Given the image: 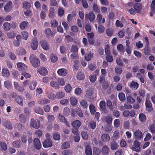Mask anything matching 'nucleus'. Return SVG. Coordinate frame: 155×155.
Wrapping results in <instances>:
<instances>
[{"mask_svg":"<svg viewBox=\"0 0 155 155\" xmlns=\"http://www.w3.org/2000/svg\"><path fill=\"white\" fill-rule=\"evenodd\" d=\"M35 111L37 113L43 115L44 114V111L40 107L36 106L34 108Z\"/></svg>","mask_w":155,"mask_h":155,"instance_id":"nucleus-26","label":"nucleus"},{"mask_svg":"<svg viewBox=\"0 0 155 155\" xmlns=\"http://www.w3.org/2000/svg\"><path fill=\"white\" fill-rule=\"evenodd\" d=\"M122 68L119 67H117L115 68V72L117 74H120L122 72Z\"/></svg>","mask_w":155,"mask_h":155,"instance_id":"nucleus-52","label":"nucleus"},{"mask_svg":"<svg viewBox=\"0 0 155 155\" xmlns=\"http://www.w3.org/2000/svg\"><path fill=\"white\" fill-rule=\"evenodd\" d=\"M2 124L5 127L8 129H11L12 128V125L8 121H5L3 122Z\"/></svg>","mask_w":155,"mask_h":155,"instance_id":"nucleus-27","label":"nucleus"},{"mask_svg":"<svg viewBox=\"0 0 155 155\" xmlns=\"http://www.w3.org/2000/svg\"><path fill=\"white\" fill-rule=\"evenodd\" d=\"M138 84L137 82L132 81L130 84V87L134 90L137 89L138 87Z\"/></svg>","mask_w":155,"mask_h":155,"instance_id":"nucleus-38","label":"nucleus"},{"mask_svg":"<svg viewBox=\"0 0 155 155\" xmlns=\"http://www.w3.org/2000/svg\"><path fill=\"white\" fill-rule=\"evenodd\" d=\"M37 84V82L35 81H33L29 85V88L31 90H33L35 89Z\"/></svg>","mask_w":155,"mask_h":155,"instance_id":"nucleus-51","label":"nucleus"},{"mask_svg":"<svg viewBox=\"0 0 155 155\" xmlns=\"http://www.w3.org/2000/svg\"><path fill=\"white\" fill-rule=\"evenodd\" d=\"M80 104L83 108H85L87 107V102L84 100H82L80 102Z\"/></svg>","mask_w":155,"mask_h":155,"instance_id":"nucleus-57","label":"nucleus"},{"mask_svg":"<svg viewBox=\"0 0 155 155\" xmlns=\"http://www.w3.org/2000/svg\"><path fill=\"white\" fill-rule=\"evenodd\" d=\"M15 127L18 130H21L24 128V127L20 123H17L15 125Z\"/></svg>","mask_w":155,"mask_h":155,"instance_id":"nucleus-61","label":"nucleus"},{"mask_svg":"<svg viewBox=\"0 0 155 155\" xmlns=\"http://www.w3.org/2000/svg\"><path fill=\"white\" fill-rule=\"evenodd\" d=\"M58 118L60 122L62 123H64L66 124L68 127H70V124L68 122L64 117L61 114H59Z\"/></svg>","mask_w":155,"mask_h":155,"instance_id":"nucleus-14","label":"nucleus"},{"mask_svg":"<svg viewBox=\"0 0 155 155\" xmlns=\"http://www.w3.org/2000/svg\"><path fill=\"white\" fill-rule=\"evenodd\" d=\"M149 46H145L144 50V53L147 55H149L150 54V49L148 47Z\"/></svg>","mask_w":155,"mask_h":155,"instance_id":"nucleus-55","label":"nucleus"},{"mask_svg":"<svg viewBox=\"0 0 155 155\" xmlns=\"http://www.w3.org/2000/svg\"><path fill=\"white\" fill-rule=\"evenodd\" d=\"M46 94L47 97L49 99L54 100L55 99L56 96L54 94L51 92L50 91H46Z\"/></svg>","mask_w":155,"mask_h":155,"instance_id":"nucleus-20","label":"nucleus"},{"mask_svg":"<svg viewBox=\"0 0 155 155\" xmlns=\"http://www.w3.org/2000/svg\"><path fill=\"white\" fill-rule=\"evenodd\" d=\"M0 148L1 150L5 151L7 148V146L6 144L3 142H0Z\"/></svg>","mask_w":155,"mask_h":155,"instance_id":"nucleus-33","label":"nucleus"},{"mask_svg":"<svg viewBox=\"0 0 155 155\" xmlns=\"http://www.w3.org/2000/svg\"><path fill=\"white\" fill-rule=\"evenodd\" d=\"M127 101L130 104H133L135 102V100L131 96H129L127 97Z\"/></svg>","mask_w":155,"mask_h":155,"instance_id":"nucleus-60","label":"nucleus"},{"mask_svg":"<svg viewBox=\"0 0 155 155\" xmlns=\"http://www.w3.org/2000/svg\"><path fill=\"white\" fill-rule=\"evenodd\" d=\"M132 149L134 151H139L140 150L139 143L137 141H135L134 143L133 147H132Z\"/></svg>","mask_w":155,"mask_h":155,"instance_id":"nucleus-11","label":"nucleus"},{"mask_svg":"<svg viewBox=\"0 0 155 155\" xmlns=\"http://www.w3.org/2000/svg\"><path fill=\"white\" fill-rule=\"evenodd\" d=\"M44 33L46 37L48 38L54 36L55 34V33L49 28H46L45 30Z\"/></svg>","mask_w":155,"mask_h":155,"instance_id":"nucleus-3","label":"nucleus"},{"mask_svg":"<svg viewBox=\"0 0 155 155\" xmlns=\"http://www.w3.org/2000/svg\"><path fill=\"white\" fill-rule=\"evenodd\" d=\"M50 84L51 87L55 89H57L59 87L58 84L57 82L55 81H51Z\"/></svg>","mask_w":155,"mask_h":155,"instance_id":"nucleus-50","label":"nucleus"},{"mask_svg":"<svg viewBox=\"0 0 155 155\" xmlns=\"http://www.w3.org/2000/svg\"><path fill=\"white\" fill-rule=\"evenodd\" d=\"M101 139L103 141L106 142L110 139V137L108 134H105L101 136Z\"/></svg>","mask_w":155,"mask_h":155,"instance_id":"nucleus-29","label":"nucleus"},{"mask_svg":"<svg viewBox=\"0 0 155 155\" xmlns=\"http://www.w3.org/2000/svg\"><path fill=\"white\" fill-rule=\"evenodd\" d=\"M57 73L59 76L64 77L67 74V71L64 68H61L58 69Z\"/></svg>","mask_w":155,"mask_h":155,"instance_id":"nucleus-16","label":"nucleus"},{"mask_svg":"<svg viewBox=\"0 0 155 155\" xmlns=\"http://www.w3.org/2000/svg\"><path fill=\"white\" fill-rule=\"evenodd\" d=\"M73 127L76 128H78L81 126V123L80 120H76L71 123Z\"/></svg>","mask_w":155,"mask_h":155,"instance_id":"nucleus-24","label":"nucleus"},{"mask_svg":"<svg viewBox=\"0 0 155 155\" xmlns=\"http://www.w3.org/2000/svg\"><path fill=\"white\" fill-rule=\"evenodd\" d=\"M47 116L48 120L49 122H52L54 121L55 119V117L54 115H49L48 114H47Z\"/></svg>","mask_w":155,"mask_h":155,"instance_id":"nucleus-46","label":"nucleus"},{"mask_svg":"<svg viewBox=\"0 0 155 155\" xmlns=\"http://www.w3.org/2000/svg\"><path fill=\"white\" fill-rule=\"evenodd\" d=\"M51 25L53 28H56L58 25V22L55 20L53 19L51 21Z\"/></svg>","mask_w":155,"mask_h":155,"instance_id":"nucleus-43","label":"nucleus"},{"mask_svg":"<svg viewBox=\"0 0 155 155\" xmlns=\"http://www.w3.org/2000/svg\"><path fill=\"white\" fill-rule=\"evenodd\" d=\"M15 35L13 31H11L7 33V36L8 38L10 39H12L15 38Z\"/></svg>","mask_w":155,"mask_h":155,"instance_id":"nucleus-62","label":"nucleus"},{"mask_svg":"<svg viewBox=\"0 0 155 155\" xmlns=\"http://www.w3.org/2000/svg\"><path fill=\"white\" fill-rule=\"evenodd\" d=\"M101 152L103 155H108L110 150L109 148L106 145H104L101 149Z\"/></svg>","mask_w":155,"mask_h":155,"instance_id":"nucleus-8","label":"nucleus"},{"mask_svg":"<svg viewBox=\"0 0 155 155\" xmlns=\"http://www.w3.org/2000/svg\"><path fill=\"white\" fill-rule=\"evenodd\" d=\"M2 75L4 77H8L9 75V72L8 70L5 68L2 69Z\"/></svg>","mask_w":155,"mask_h":155,"instance_id":"nucleus-34","label":"nucleus"},{"mask_svg":"<svg viewBox=\"0 0 155 155\" xmlns=\"http://www.w3.org/2000/svg\"><path fill=\"white\" fill-rule=\"evenodd\" d=\"M41 47L45 50H47L49 48V45L48 42L45 40H42L40 42Z\"/></svg>","mask_w":155,"mask_h":155,"instance_id":"nucleus-9","label":"nucleus"},{"mask_svg":"<svg viewBox=\"0 0 155 155\" xmlns=\"http://www.w3.org/2000/svg\"><path fill=\"white\" fill-rule=\"evenodd\" d=\"M150 11L149 12L150 15L153 16L155 13V0H153L150 5Z\"/></svg>","mask_w":155,"mask_h":155,"instance_id":"nucleus-7","label":"nucleus"},{"mask_svg":"<svg viewBox=\"0 0 155 155\" xmlns=\"http://www.w3.org/2000/svg\"><path fill=\"white\" fill-rule=\"evenodd\" d=\"M28 25V22L26 21L22 22L20 25V28L23 30L26 29Z\"/></svg>","mask_w":155,"mask_h":155,"instance_id":"nucleus-30","label":"nucleus"},{"mask_svg":"<svg viewBox=\"0 0 155 155\" xmlns=\"http://www.w3.org/2000/svg\"><path fill=\"white\" fill-rule=\"evenodd\" d=\"M20 140H16L13 142L12 145L15 147H20Z\"/></svg>","mask_w":155,"mask_h":155,"instance_id":"nucleus-48","label":"nucleus"},{"mask_svg":"<svg viewBox=\"0 0 155 155\" xmlns=\"http://www.w3.org/2000/svg\"><path fill=\"white\" fill-rule=\"evenodd\" d=\"M12 3L11 1L8 2L4 7V10L6 12H8L12 9Z\"/></svg>","mask_w":155,"mask_h":155,"instance_id":"nucleus-17","label":"nucleus"},{"mask_svg":"<svg viewBox=\"0 0 155 155\" xmlns=\"http://www.w3.org/2000/svg\"><path fill=\"white\" fill-rule=\"evenodd\" d=\"M118 97L120 100L122 102L124 101L125 100V96L124 93L121 92L119 93Z\"/></svg>","mask_w":155,"mask_h":155,"instance_id":"nucleus-45","label":"nucleus"},{"mask_svg":"<svg viewBox=\"0 0 155 155\" xmlns=\"http://www.w3.org/2000/svg\"><path fill=\"white\" fill-rule=\"evenodd\" d=\"M55 95L58 98L61 99L64 97L65 94L63 92L59 91L57 92Z\"/></svg>","mask_w":155,"mask_h":155,"instance_id":"nucleus-35","label":"nucleus"},{"mask_svg":"<svg viewBox=\"0 0 155 155\" xmlns=\"http://www.w3.org/2000/svg\"><path fill=\"white\" fill-rule=\"evenodd\" d=\"M93 94V91L92 89L89 88L88 89L86 93V95H85V97L87 98H91L92 97V95Z\"/></svg>","mask_w":155,"mask_h":155,"instance_id":"nucleus-25","label":"nucleus"},{"mask_svg":"<svg viewBox=\"0 0 155 155\" xmlns=\"http://www.w3.org/2000/svg\"><path fill=\"white\" fill-rule=\"evenodd\" d=\"M31 47L33 50H35L38 46V41L36 38H34L32 40Z\"/></svg>","mask_w":155,"mask_h":155,"instance_id":"nucleus-13","label":"nucleus"},{"mask_svg":"<svg viewBox=\"0 0 155 155\" xmlns=\"http://www.w3.org/2000/svg\"><path fill=\"white\" fill-rule=\"evenodd\" d=\"M139 119L141 122H145L146 119V116L143 114L140 113L139 115Z\"/></svg>","mask_w":155,"mask_h":155,"instance_id":"nucleus-41","label":"nucleus"},{"mask_svg":"<svg viewBox=\"0 0 155 155\" xmlns=\"http://www.w3.org/2000/svg\"><path fill=\"white\" fill-rule=\"evenodd\" d=\"M106 60L109 62H111L113 61V56L110 54L106 55Z\"/></svg>","mask_w":155,"mask_h":155,"instance_id":"nucleus-59","label":"nucleus"},{"mask_svg":"<svg viewBox=\"0 0 155 155\" xmlns=\"http://www.w3.org/2000/svg\"><path fill=\"white\" fill-rule=\"evenodd\" d=\"M101 152V150L100 149L97 148L95 147L93 149V154L94 155H99L100 154Z\"/></svg>","mask_w":155,"mask_h":155,"instance_id":"nucleus-39","label":"nucleus"},{"mask_svg":"<svg viewBox=\"0 0 155 155\" xmlns=\"http://www.w3.org/2000/svg\"><path fill=\"white\" fill-rule=\"evenodd\" d=\"M146 109L148 111H150L153 109L152 105L149 99H147L145 102Z\"/></svg>","mask_w":155,"mask_h":155,"instance_id":"nucleus-12","label":"nucleus"},{"mask_svg":"<svg viewBox=\"0 0 155 155\" xmlns=\"http://www.w3.org/2000/svg\"><path fill=\"white\" fill-rule=\"evenodd\" d=\"M5 87L7 89H10L12 86L11 83L8 81H6L4 82Z\"/></svg>","mask_w":155,"mask_h":155,"instance_id":"nucleus-49","label":"nucleus"},{"mask_svg":"<svg viewBox=\"0 0 155 155\" xmlns=\"http://www.w3.org/2000/svg\"><path fill=\"white\" fill-rule=\"evenodd\" d=\"M133 7L136 13H139L140 12L142 9V4L141 3H137L134 4Z\"/></svg>","mask_w":155,"mask_h":155,"instance_id":"nucleus-4","label":"nucleus"},{"mask_svg":"<svg viewBox=\"0 0 155 155\" xmlns=\"http://www.w3.org/2000/svg\"><path fill=\"white\" fill-rule=\"evenodd\" d=\"M55 15V9L53 7H51L49 10L48 17L51 18H53Z\"/></svg>","mask_w":155,"mask_h":155,"instance_id":"nucleus-19","label":"nucleus"},{"mask_svg":"<svg viewBox=\"0 0 155 155\" xmlns=\"http://www.w3.org/2000/svg\"><path fill=\"white\" fill-rule=\"evenodd\" d=\"M23 8L26 9H28L31 7L30 4L27 2H25L23 4Z\"/></svg>","mask_w":155,"mask_h":155,"instance_id":"nucleus-54","label":"nucleus"},{"mask_svg":"<svg viewBox=\"0 0 155 155\" xmlns=\"http://www.w3.org/2000/svg\"><path fill=\"white\" fill-rule=\"evenodd\" d=\"M10 24L9 23L7 22L4 23L3 24L4 29V30L6 31L9 30L10 29Z\"/></svg>","mask_w":155,"mask_h":155,"instance_id":"nucleus-40","label":"nucleus"},{"mask_svg":"<svg viewBox=\"0 0 155 155\" xmlns=\"http://www.w3.org/2000/svg\"><path fill=\"white\" fill-rule=\"evenodd\" d=\"M116 61L118 65L120 66H122L123 65V63L120 58H117Z\"/></svg>","mask_w":155,"mask_h":155,"instance_id":"nucleus-64","label":"nucleus"},{"mask_svg":"<svg viewBox=\"0 0 155 155\" xmlns=\"http://www.w3.org/2000/svg\"><path fill=\"white\" fill-rule=\"evenodd\" d=\"M52 144V140L50 139H47L44 141L43 145L44 147H51Z\"/></svg>","mask_w":155,"mask_h":155,"instance_id":"nucleus-10","label":"nucleus"},{"mask_svg":"<svg viewBox=\"0 0 155 155\" xmlns=\"http://www.w3.org/2000/svg\"><path fill=\"white\" fill-rule=\"evenodd\" d=\"M127 11L132 15H134L136 12L135 9L132 8H128Z\"/></svg>","mask_w":155,"mask_h":155,"instance_id":"nucleus-47","label":"nucleus"},{"mask_svg":"<svg viewBox=\"0 0 155 155\" xmlns=\"http://www.w3.org/2000/svg\"><path fill=\"white\" fill-rule=\"evenodd\" d=\"M29 60L32 65L34 68H36L40 66V62L35 55H31L29 57Z\"/></svg>","mask_w":155,"mask_h":155,"instance_id":"nucleus-1","label":"nucleus"},{"mask_svg":"<svg viewBox=\"0 0 155 155\" xmlns=\"http://www.w3.org/2000/svg\"><path fill=\"white\" fill-rule=\"evenodd\" d=\"M36 92V96L37 97L39 98L41 97V96L40 95L42 94L43 91L41 88L38 87L37 89Z\"/></svg>","mask_w":155,"mask_h":155,"instance_id":"nucleus-42","label":"nucleus"},{"mask_svg":"<svg viewBox=\"0 0 155 155\" xmlns=\"http://www.w3.org/2000/svg\"><path fill=\"white\" fill-rule=\"evenodd\" d=\"M64 14V11L63 8L61 7H59L58 10V14L61 17L63 16Z\"/></svg>","mask_w":155,"mask_h":155,"instance_id":"nucleus-58","label":"nucleus"},{"mask_svg":"<svg viewBox=\"0 0 155 155\" xmlns=\"http://www.w3.org/2000/svg\"><path fill=\"white\" fill-rule=\"evenodd\" d=\"M15 100L16 102L20 105L23 106V100L19 96L17 95L15 97Z\"/></svg>","mask_w":155,"mask_h":155,"instance_id":"nucleus-32","label":"nucleus"},{"mask_svg":"<svg viewBox=\"0 0 155 155\" xmlns=\"http://www.w3.org/2000/svg\"><path fill=\"white\" fill-rule=\"evenodd\" d=\"M93 57V54H91V51L89 52L86 54L85 56V59L87 61H90L91 58Z\"/></svg>","mask_w":155,"mask_h":155,"instance_id":"nucleus-31","label":"nucleus"},{"mask_svg":"<svg viewBox=\"0 0 155 155\" xmlns=\"http://www.w3.org/2000/svg\"><path fill=\"white\" fill-rule=\"evenodd\" d=\"M39 122V120L32 118L30 122V126L35 129L38 128L40 127Z\"/></svg>","mask_w":155,"mask_h":155,"instance_id":"nucleus-2","label":"nucleus"},{"mask_svg":"<svg viewBox=\"0 0 155 155\" xmlns=\"http://www.w3.org/2000/svg\"><path fill=\"white\" fill-rule=\"evenodd\" d=\"M17 65L18 69L22 71H25L26 68V65L22 63H18L17 64Z\"/></svg>","mask_w":155,"mask_h":155,"instance_id":"nucleus-15","label":"nucleus"},{"mask_svg":"<svg viewBox=\"0 0 155 155\" xmlns=\"http://www.w3.org/2000/svg\"><path fill=\"white\" fill-rule=\"evenodd\" d=\"M38 71L41 75L45 76L47 74L48 71L47 69L45 67H42L40 68L38 70Z\"/></svg>","mask_w":155,"mask_h":155,"instance_id":"nucleus-18","label":"nucleus"},{"mask_svg":"<svg viewBox=\"0 0 155 155\" xmlns=\"http://www.w3.org/2000/svg\"><path fill=\"white\" fill-rule=\"evenodd\" d=\"M134 138L137 140H140L143 137L142 133L139 130H136L134 134Z\"/></svg>","mask_w":155,"mask_h":155,"instance_id":"nucleus-5","label":"nucleus"},{"mask_svg":"<svg viewBox=\"0 0 155 155\" xmlns=\"http://www.w3.org/2000/svg\"><path fill=\"white\" fill-rule=\"evenodd\" d=\"M64 89L67 92L69 93L71 90V86L70 84H68L65 86Z\"/></svg>","mask_w":155,"mask_h":155,"instance_id":"nucleus-56","label":"nucleus"},{"mask_svg":"<svg viewBox=\"0 0 155 155\" xmlns=\"http://www.w3.org/2000/svg\"><path fill=\"white\" fill-rule=\"evenodd\" d=\"M85 153L86 155H92V150L90 145H87L86 146Z\"/></svg>","mask_w":155,"mask_h":155,"instance_id":"nucleus-23","label":"nucleus"},{"mask_svg":"<svg viewBox=\"0 0 155 155\" xmlns=\"http://www.w3.org/2000/svg\"><path fill=\"white\" fill-rule=\"evenodd\" d=\"M61 153L64 155H71L72 154V151L70 150H63Z\"/></svg>","mask_w":155,"mask_h":155,"instance_id":"nucleus-44","label":"nucleus"},{"mask_svg":"<svg viewBox=\"0 0 155 155\" xmlns=\"http://www.w3.org/2000/svg\"><path fill=\"white\" fill-rule=\"evenodd\" d=\"M70 104L72 106L76 105L77 103V100L75 97L72 96L70 98Z\"/></svg>","mask_w":155,"mask_h":155,"instance_id":"nucleus-28","label":"nucleus"},{"mask_svg":"<svg viewBox=\"0 0 155 155\" xmlns=\"http://www.w3.org/2000/svg\"><path fill=\"white\" fill-rule=\"evenodd\" d=\"M85 19H89L90 22H92L95 19L94 14L92 12H90L89 14H85Z\"/></svg>","mask_w":155,"mask_h":155,"instance_id":"nucleus-6","label":"nucleus"},{"mask_svg":"<svg viewBox=\"0 0 155 155\" xmlns=\"http://www.w3.org/2000/svg\"><path fill=\"white\" fill-rule=\"evenodd\" d=\"M53 139L55 140H59L60 138V134L57 133H54L52 135Z\"/></svg>","mask_w":155,"mask_h":155,"instance_id":"nucleus-37","label":"nucleus"},{"mask_svg":"<svg viewBox=\"0 0 155 155\" xmlns=\"http://www.w3.org/2000/svg\"><path fill=\"white\" fill-rule=\"evenodd\" d=\"M34 143L35 147L37 150H39L41 148V143L39 140L38 138H35L34 140Z\"/></svg>","mask_w":155,"mask_h":155,"instance_id":"nucleus-21","label":"nucleus"},{"mask_svg":"<svg viewBox=\"0 0 155 155\" xmlns=\"http://www.w3.org/2000/svg\"><path fill=\"white\" fill-rule=\"evenodd\" d=\"M100 106L101 109L104 110L105 109L106 106L105 102L104 101H101L100 103Z\"/></svg>","mask_w":155,"mask_h":155,"instance_id":"nucleus-53","label":"nucleus"},{"mask_svg":"<svg viewBox=\"0 0 155 155\" xmlns=\"http://www.w3.org/2000/svg\"><path fill=\"white\" fill-rule=\"evenodd\" d=\"M115 25L117 27L122 28L124 26L123 24L119 20H117L116 21Z\"/></svg>","mask_w":155,"mask_h":155,"instance_id":"nucleus-63","label":"nucleus"},{"mask_svg":"<svg viewBox=\"0 0 155 155\" xmlns=\"http://www.w3.org/2000/svg\"><path fill=\"white\" fill-rule=\"evenodd\" d=\"M118 147L117 144L115 142H113L110 143V148L112 150H117Z\"/></svg>","mask_w":155,"mask_h":155,"instance_id":"nucleus-36","label":"nucleus"},{"mask_svg":"<svg viewBox=\"0 0 155 155\" xmlns=\"http://www.w3.org/2000/svg\"><path fill=\"white\" fill-rule=\"evenodd\" d=\"M50 102V100L46 98L40 99L38 101V103L41 105H44L46 104L49 103Z\"/></svg>","mask_w":155,"mask_h":155,"instance_id":"nucleus-22","label":"nucleus"}]
</instances>
